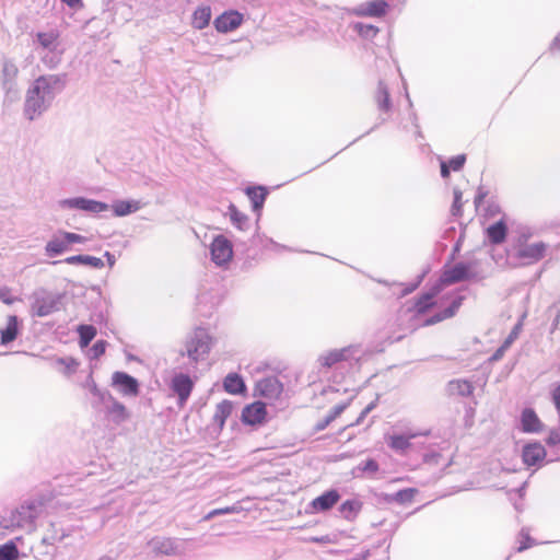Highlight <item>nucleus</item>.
Returning <instances> with one entry per match:
<instances>
[{
    "instance_id": "nucleus-11",
    "label": "nucleus",
    "mask_w": 560,
    "mask_h": 560,
    "mask_svg": "<svg viewBox=\"0 0 560 560\" xmlns=\"http://www.w3.org/2000/svg\"><path fill=\"white\" fill-rule=\"evenodd\" d=\"M339 500V492L332 489L313 499L310 505L313 512H326L330 510L332 506H335Z\"/></svg>"
},
{
    "instance_id": "nucleus-34",
    "label": "nucleus",
    "mask_w": 560,
    "mask_h": 560,
    "mask_svg": "<svg viewBox=\"0 0 560 560\" xmlns=\"http://www.w3.org/2000/svg\"><path fill=\"white\" fill-rule=\"evenodd\" d=\"M27 524H33L32 521H28L24 514H19L18 509L11 512V516L9 523L4 525L5 528L10 527H24Z\"/></svg>"
},
{
    "instance_id": "nucleus-21",
    "label": "nucleus",
    "mask_w": 560,
    "mask_h": 560,
    "mask_svg": "<svg viewBox=\"0 0 560 560\" xmlns=\"http://www.w3.org/2000/svg\"><path fill=\"white\" fill-rule=\"evenodd\" d=\"M233 411V402L230 400H222L215 406V411L213 415V421L219 425L220 429H223L226 419L232 415Z\"/></svg>"
},
{
    "instance_id": "nucleus-35",
    "label": "nucleus",
    "mask_w": 560,
    "mask_h": 560,
    "mask_svg": "<svg viewBox=\"0 0 560 560\" xmlns=\"http://www.w3.org/2000/svg\"><path fill=\"white\" fill-rule=\"evenodd\" d=\"M409 439L404 435H393L388 444L395 451H406L410 446Z\"/></svg>"
},
{
    "instance_id": "nucleus-43",
    "label": "nucleus",
    "mask_w": 560,
    "mask_h": 560,
    "mask_svg": "<svg viewBox=\"0 0 560 560\" xmlns=\"http://www.w3.org/2000/svg\"><path fill=\"white\" fill-rule=\"evenodd\" d=\"M105 350L106 341L104 340L96 341L91 349L94 359H98L101 355H103L105 353Z\"/></svg>"
},
{
    "instance_id": "nucleus-17",
    "label": "nucleus",
    "mask_w": 560,
    "mask_h": 560,
    "mask_svg": "<svg viewBox=\"0 0 560 560\" xmlns=\"http://www.w3.org/2000/svg\"><path fill=\"white\" fill-rule=\"evenodd\" d=\"M438 305L434 294H423L416 299L410 312L416 316H421L430 312L434 306Z\"/></svg>"
},
{
    "instance_id": "nucleus-39",
    "label": "nucleus",
    "mask_w": 560,
    "mask_h": 560,
    "mask_svg": "<svg viewBox=\"0 0 560 560\" xmlns=\"http://www.w3.org/2000/svg\"><path fill=\"white\" fill-rule=\"evenodd\" d=\"M462 208H463L462 191L458 189H455L454 190V201L452 205L453 215H462V211H463Z\"/></svg>"
},
{
    "instance_id": "nucleus-16",
    "label": "nucleus",
    "mask_w": 560,
    "mask_h": 560,
    "mask_svg": "<svg viewBox=\"0 0 560 560\" xmlns=\"http://www.w3.org/2000/svg\"><path fill=\"white\" fill-rule=\"evenodd\" d=\"M463 300H464L463 296L456 298L448 307H446L442 312L436 313L433 316L427 318L422 325L423 326H432V325H435L445 319L452 318L453 316L456 315L459 307L462 306Z\"/></svg>"
},
{
    "instance_id": "nucleus-54",
    "label": "nucleus",
    "mask_w": 560,
    "mask_h": 560,
    "mask_svg": "<svg viewBox=\"0 0 560 560\" xmlns=\"http://www.w3.org/2000/svg\"><path fill=\"white\" fill-rule=\"evenodd\" d=\"M61 1L72 9H81L83 7L82 0H61Z\"/></svg>"
},
{
    "instance_id": "nucleus-40",
    "label": "nucleus",
    "mask_w": 560,
    "mask_h": 560,
    "mask_svg": "<svg viewBox=\"0 0 560 560\" xmlns=\"http://www.w3.org/2000/svg\"><path fill=\"white\" fill-rule=\"evenodd\" d=\"M465 162H466V155L465 154H459V155H456V156L452 158L447 162V164L450 165L451 171L457 172V171H459L464 166Z\"/></svg>"
},
{
    "instance_id": "nucleus-27",
    "label": "nucleus",
    "mask_w": 560,
    "mask_h": 560,
    "mask_svg": "<svg viewBox=\"0 0 560 560\" xmlns=\"http://www.w3.org/2000/svg\"><path fill=\"white\" fill-rule=\"evenodd\" d=\"M38 43L43 48L55 50L57 47L59 33L56 31L37 33Z\"/></svg>"
},
{
    "instance_id": "nucleus-46",
    "label": "nucleus",
    "mask_w": 560,
    "mask_h": 560,
    "mask_svg": "<svg viewBox=\"0 0 560 560\" xmlns=\"http://www.w3.org/2000/svg\"><path fill=\"white\" fill-rule=\"evenodd\" d=\"M485 211V215L487 218H494L495 215L501 213V207L495 202H491L488 205Z\"/></svg>"
},
{
    "instance_id": "nucleus-42",
    "label": "nucleus",
    "mask_w": 560,
    "mask_h": 560,
    "mask_svg": "<svg viewBox=\"0 0 560 560\" xmlns=\"http://www.w3.org/2000/svg\"><path fill=\"white\" fill-rule=\"evenodd\" d=\"M61 236L63 238H66V241L69 243V244H73V243H84L86 241V237L80 235V234H77V233H72V232H62L61 233Z\"/></svg>"
},
{
    "instance_id": "nucleus-14",
    "label": "nucleus",
    "mask_w": 560,
    "mask_h": 560,
    "mask_svg": "<svg viewBox=\"0 0 560 560\" xmlns=\"http://www.w3.org/2000/svg\"><path fill=\"white\" fill-rule=\"evenodd\" d=\"M63 203L71 208H78L94 213L103 212L108 209V206L104 202L85 198L69 199L63 201Z\"/></svg>"
},
{
    "instance_id": "nucleus-4",
    "label": "nucleus",
    "mask_w": 560,
    "mask_h": 560,
    "mask_svg": "<svg viewBox=\"0 0 560 560\" xmlns=\"http://www.w3.org/2000/svg\"><path fill=\"white\" fill-rule=\"evenodd\" d=\"M267 416L266 404L262 401H254L243 408L241 420L244 424L257 427L266 422Z\"/></svg>"
},
{
    "instance_id": "nucleus-28",
    "label": "nucleus",
    "mask_w": 560,
    "mask_h": 560,
    "mask_svg": "<svg viewBox=\"0 0 560 560\" xmlns=\"http://www.w3.org/2000/svg\"><path fill=\"white\" fill-rule=\"evenodd\" d=\"M55 310H56V303L54 300H50V299L37 300L33 304L34 314L39 317L47 316V315L51 314Z\"/></svg>"
},
{
    "instance_id": "nucleus-20",
    "label": "nucleus",
    "mask_w": 560,
    "mask_h": 560,
    "mask_svg": "<svg viewBox=\"0 0 560 560\" xmlns=\"http://www.w3.org/2000/svg\"><path fill=\"white\" fill-rule=\"evenodd\" d=\"M362 506L363 503L359 500H346L339 506V512L345 520L353 522L361 512Z\"/></svg>"
},
{
    "instance_id": "nucleus-53",
    "label": "nucleus",
    "mask_w": 560,
    "mask_h": 560,
    "mask_svg": "<svg viewBox=\"0 0 560 560\" xmlns=\"http://www.w3.org/2000/svg\"><path fill=\"white\" fill-rule=\"evenodd\" d=\"M217 511H218L219 515H222V514L237 513L240 511V509L235 505H232V506H226V508H222V509H217Z\"/></svg>"
},
{
    "instance_id": "nucleus-7",
    "label": "nucleus",
    "mask_w": 560,
    "mask_h": 560,
    "mask_svg": "<svg viewBox=\"0 0 560 560\" xmlns=\"http://www.w3.org/2000/svg\"><path fill=\"white\" fill-rule=\"evenodd\" d=\"M243 22V14L237 11H226L219 15L213 24L218 32L228 33L236 30Z\"/></svg>"
},
{
    "instance_id": "nucleus-18",
    "label": "nucleus",
    "mask_w": 560,
    "mask_h": 560,
    "mask_svg": "<svg viewBox=\"0 0 560 560\" xmlns=\"http://www.w3.org/2000/svg\"><path fill=\"white\" fill-rule=\"evenodd\" d=\"M223 388L226 393L238 395L246 392V385L237 373H229L223 381Z\"/></svg>"
},
{
    "instance_id": "nucleus-15",
    "label": "nucleus",
    "mask_w": 560,
    "mask_h": 560,
    "mask_svg": "<svg viewBox=\"0 0 560 560\" xmlns=\"http://www.w3.org/2000/svg\"><path fill=\"white\" fill-rule=\"evenodd\" d=\"M486 234L491 244H502L506 240L508 224L504 215L486 229Z\"/></svg>"
},
{
    "instance_id": "nucleus-33",
    "label": "nucleus",
    "mask_w": 560,
    "mask_h": 560,
    "mask_svg": "<svg viewBox=\"0 0 560 560\" xmlns=\"http://www.w3.org/2000/svg\"><path fill=\"white\" fill-rule=\"evenodd\" d=\"M19 549L14 542L10 541L0 547V560H16Z\"/></svg>"
},
{
    "instance_id": "nucleus-51",
    "label": "nucleus",
    "mask_w": 560,
    "mask_h": 560,
    "mask_svg": "<svg viewBox=\"0 0 560 560\" xmlns=\"http://www.w3.org/2000/svg\"><path fill=\"white\" fill-rule=\"evenodd\" d=\"M85 255L70 256L65 259V262L69 265L83 264Z\"/></svg>"
},
{
    "instance_id": "nucleus-13",
    "label": "nucleus",
    "mask_w": 560,
    "mask_h": 560,
    "mask_svg": "<svg viewBox=\"0 0 560 560\" xmlns=\"http://www.w3.org/2000/svg\"><path fill=\"white\" fill-rule=\"evenodd\" d=\"M389 4L386 0H372L355 11L360 16L382 18L386 15Z\"/></svg>"
},
{
    "instance_id": "nucleus-38",
    "label": "nucleus",
    "mask_w": 560,
    "mask_h": 560,
    "mask_svg": "<svg viewBox=\"0 0 560 560\" xmlns=\"http://www.w3.org/2000/svg\"><path fill=\"white\" fill-rule=\"evenodd\" d=\"M355 31L364 37H373L378 33V28L372 24L358 23L354 26Z\"/></svg>"
},
{
    "instance_id": "nucleus-60",
    "label": "nucleus",
    "mask_w": 560,
    "mask_h": 560,
    "mask_svg": "<svg viewBox=\"0 0 560 560\" xmlns=\"http://www.w3.org/2000/svg\"><path fill=\"white\" fill-rule=\"evenodd\" d=\"M217 515H219V514H218V511H217V509H215V510H212L211 512H209V513L205 516V520H210V518H212V517H214V516H217Z\"/></svg>"
},
{
    "instance_id": "nucleus-25",
    "label": "nucleus",
    "mask_w": 560,
    "mask_h": 560,
    "mask_svg": "<svg viewBox=\"0 0 560 560\" xmlns=\"http://www.w3.org/2000/svg\"><path fill=\"white\" fill-rule=\"evenodd\" d=\"M450 393L458 396H471L474 393V386L466 380L452 381L448 384Z\"/></svg>"
},
{
    "instance_id": "nucleus-19",
    "label": "nucleus",
    "mask_w": 560,
    "mask_h": 560,
    "mask_svg": "<svg viewBox=\"0 0 560 560\" xmlns=\"http://www.w3.org/2000/svg\"><path fill=\"white\" fill-rule=\"evenodd\" d=\"M347 353H348V349H346V348L332 350V351H329V352L325 353L324 355H322L318 359V362H319L320 366L330 369V368L337 365L338 363L346 361L348 359Z\"/></svg>"
},
{
    "instance_id": "nucleus-41",
    "label": "nucleus",
    "mask_w": 560,
    "mask_h": 560,
    "mask_svg": "<svg viewBox=\"0 0 560 560\" xmlns=\"http://www.w3.org/2000/svg\"><path fill=\"white\" fill-rule=\"evenodd\" d=\"M416 489H404V490H400L397 492L396 494V499L399 501V502H406V501H411L416 494Z\"/></svg>"
},
{
    "instance_id": "nucleus-47",
    "label": "nucleus",
    "mask_w": 560,
    "mask_h": 560,
    "mask_svg": "<svg viewBox=\"0 0 560 560\" xmlns=\"http://www.w3.org/2000/svg\"><path fill=\"white\" fill-rule=\"evenodd\" d=\"M83 265H89V266H92L94 268H102L104 266V262L98 257H93V256H86L85 255L84 260H83Z\"/></svg>"
},
{
    "instance_id": "nucleus-10",
    "label": "nucleus",
    "mask_w": 560,
    "mask_h": 560,
    "mask_svg": "<svg viewBox=\"0 0 560 560\" xmlns=\"http://www.w3.org/2000/svg\"><path fill=\"white\" fill-rule=\"evenodd\" d=\"M545 447L538 443H529L523 447L522 458L526 466H535L544 462L546 458Z\"/></svg>"
},
{
    "instance_id": "nucleus-12",
    "label": "nucleus",
    "mask_w": 560,
    "mask_h": 560,
    "mask_svg": "<svg viewBox=\"0 0 560 560\" xmlns=\"http://www.w3.org/2000/svg\"><path fill=\"white\" fill-rule=\"evenodd\" d=\"M194 388L191 378L186 374H177L172 380V389L177 394L180 405H184Z\"/></svg>"
},
{
    "instance_id": "nucleus-49",
    "label": "nucleus",
    "mask_w": 560,
    "mask_h": 560,
    "mask_svg": "<svg viewBox=\"0 0 560 560\" xmlns=\"http://www.w3.org/2000/svg\"><path fill=\"white\" fill-rule=\"evenodd\" d=\"M347 408V405H338L336 407H334V409L330 411L329 416L327 417V420L326 422H330L332 420H335L338 416H340L343 410Z\"/></svg>"
},
{
    "instance_id": "nucleus-23",
    "label": "nucleus",
    "mask_w": 560,
    "mask_h": 560,
    "mask_svg": "<svg viewBox=\"0 0 560 560\" xmlns=\"http://www.w3.org/2000/svg\"><path fill=\"white\" fill-rule=\"evenodd\" d=\"M522 427L525 432H537L541 422L534 410L525 409L522 413Z\"/></svg>"
},
{
    "instance_id": "nucleus-58",
    "label": "nucleus",
    "mask_w": 560,
    "mask_h": 560,
    "mask_svg": "<svg viewBox=\"0 0 560 560\" xmlns=\"http://www.w3.org/2000/svg\"><path fill=\"white\" fill-rule=\"evenodd\" d=\"M373 407H374V405H373V404L369 405V406H368V407L362 411V413H361L360 418L358 419V422H359L360 420H362V419H363V418H364V417H365V416H366V415H368V413L373 409Z\"/></svg>"
},
{
    "instance_id": "nucleus-57",
    "label": "nucleus",
    "mask_w": 560,
    "mask_h": 560,
    "mask_svg": "<svg viewBox=\"0 0 560 560\" xmlns=\"http://www.w3.org/2000/svg\"><path fill=\"white\" fill-rule=\"evenodd\" d=\"M4 71L8 72L9 74L16 75L18 68L14 65H5Z\"/></svg>"
},
{
    "instance_id": "nucleus-61",
    "label": "nucleus",
    "mask_w": 560,
    "mask_h": 560,
    "mask_svg": "<svg viewBox=\"0 0 560 560\" xmlns=\"http://www.w3.org/2000/svg\"><path fill=\"white\" fill-rule=\"evenodd\" d=\"M217 515H219V514H218V511H217V509H215V510H212L211 512H209V513L205 516V520H210V518H212V517H214V516H217Z\"/></svg>"
},
{
    "instance_id": "nucleus-45",
    "label": "nucleus",
    "mask_w": 560,
    "mask_h": 560,
    "mask_svg": "<svg viewBox=\"0 0 560 560\" xmlns=\"http://www.w3.org/2000/svg\"><path fill=\"white\" fill-rule=\"evenodd\" d=\"M520 328H521L520 325L514 327V329L512 330L510 336L505 339L503 345L499 348V352L500 351H505L512 345V342L517 338Z\"/></svg>"
},
{
    "instance_id": "nucleus-44",
    "label": "nucleus",
    "mask_w": 560,
    "mask_h": 560,
    "mask_svg": "<svg viewBox=\"0 0 560 560\" xmlns=\"http://www.w3.org/2000/svg\"><path fill=\"white\" fill-rule=\"evenodd\" d=\"M0 300L4 303V304H13L15 299L12 296V292H11V289L8 288V287H2L0 288Z\"/></svg>"
},
{
    "instance_id": "nucleus-9",
    "label": "nucleus",
    "mask_w": 560,
    "mask_h": 560,
    "mask_svg": "<svg viewBox=\"0 0 560 560\" xmlns=\"http://www.w3.org/2000/svg\"><path fill=\"white\" fill-rule=\"evenodd\" d=\"M256 390L267 399H278L283 392V386L277 378L266 377L257 383Z\"/></svg>"
},
{
    "instance_id": "nucleus-59",
    "label": "nucleus",
    "mask_w": 560,
    "mask_h": 560,
    "mask_svg": "<svg viewBox=\"0 0 560 560\" xmlns=\"http://www.w3.org/2000/svg\"><path fill=\"white\" fill-rule=\"evenodd\" d=\"M366 468L376 471L378 469V466L374 460L371 459L366 463Z\"/></svg>"
},
{
    "instance_id": "nucleus-56",
    "label": "nucleus",
    "mask_w": 560,
    "mask_h": 560,
    "mask_svg": "<svg viewBox=\"0 0 560 560\" xmlns=\"http://www.w3.org/2000/svg\"><path fill=\"white\" fill-rule=\"evenodd\" d=\"M532 545V539L527 536L525 538V541L521 544V546L517 548V551L518 552H522L524 551L525 549H527L528 547H530Z\"/></svg>"
},
{
    "instance_id": "nucleus-3",
    "label": "nucleus",
    "mask_w": 560,
    "mask_h": 560,
    "mask_svg": "<svg viewBox=\"0 0 560 560\" xmlns=\"http://www.w3.org/2000/svg\"><path fill=\"white\" fill-rule=\"evenodd\" d=\"M547 244L544 242L526 243L518 242L515 247V257L522 265H533L541 260L547 252Z\"/></svg>"
},
{
    "instance_id": "nucleus-2",
    "label": "nucleus",
    "mask_w": 560,
    "mask_h": 560,
    "mask_svg": "<svg viewBox=\"0 0 560 560\" xmlns=\"http://www.w3.org/2000/svg\"><path fill=\"white\" fill-rule=\"evenodd\" d=\"M212 341V337L205 328L197 327L185 341V353L191 362L198 363L208 357Z\"/></svg>"
},
{
    "instance_id": "nucleus-48",
    "label": "nucleus",
    "mask_w": 560,
    "mask_h": 560,
    "mask_svg": "<svg viewBox=\"0 0 560 560\" xmlns=\"http://www.w3.org/2000/svg\"><path fill=\"white\" fill-rule=\"evenodd\" d=\"M347 408V405H338L336 407H334V409L330 411L329 416L327 417V420L326 422H330L332 420H335L338 416H340L343 410Z\"/></svg>"
},
{
    "instance_id": "nucleus-6",
    "label": "nucleus",
    "mask_w": 560,
    "mask_h": 560,
    "mask_svg": "<svg viewBox=\"0 0 560 560\" xmlns=\"http://www.w3.org/2000/svg\"><path fill=\"white\" fill-rule=\"evenodd\" d=\"M112 384L126 396H137L139 394L138 381L125 372H115L112 376Z\"/></svg>"
},
{
    "instance_id": "nucleus-62",
    "label": "nucleus",
    "mask_w": 560,
    "mask_h": 560,
    "mask_svg": "<svg viewBox=\"0 0 560 560\" xmlns=\"http://www.w3.org/2000/svg\"><path fill=\"white\" fill-rule=\"evenodd\" d=\"M503 352H504V351H500V352H499V349H498V350H497V352H495V353H494V355H493V359H494V360L500 359V358L502 357Z\"/></svg>"
},
{
    "instance_id": "nucleus-26",
    "label": "nucleus",
    "mask_w": 560,
    "mask_h": 560,
    "mask_svg": "<svg viewBox=\"0 0 560 560\" xmlns=\"http://www.w3.org/2000/svg\"><path fill=\"white\" fill-rule=\"evenodd\" d=\"M69 243L66 238L54 237L51 238L45 247L46 254L50 257L60 255L68 249Z\"/></svg>"
},
{
    "instance_id": "nucleus-64",
    "label": "nucleus",
    "mask_w": 560,
    "mask_h": 560,
    "mask_svg": "<svg viewBox=\"0 0 560 560\" xmlns=\"http://www.w3.org/2000/svg\"><path fill=\"white\" fill-rule=\"evenodd\" d=\"M100 560H110V559H108V558H102V559H100Z\"/></svg>"
},
{
    "instance_id": "nucleus-31",
    "label": "nucleus",
    "mask_w": 560,
    "mask_h": 560,
    "mask_svg": "<svg viewBox=\"0 0 560 560\" xmlns=\"http://www.w3.org/2000/svg\"><path fill=\"white\" fill-rule=\"evenodd\" d=\"M38 503L36 501H27L23 503L20 508H18L19 514H24L25 517L28 518V521H34L38 516Z\"/></svg>"
},
{
    "instance_id": "nucleus-50",
    "label": "nucleus",
    "mask_w": 560,
    "mask_h": 560,
    "mask_svg": "<svg viewBox=\"0 0 560 560\" xmlns=\"http://www.w3.org/2000/svg\"><path fill=\"white\" fill-rule=\"evenodd\" d=\"M552 401L556 406V409L560 412V384L552 390Z\"/></svg>"
},
{
    "instance_id": "nucleus-29",
    "label": "nucleus",
    "mask_w": 560,
    "mask_h": 560,
    "mask_svg": "<svg viewBox=\"0 0 560 560\" xmlns=\"http://www.w3.org/2000/svg\"><path fill=\"white\" fill-rule=\"evenodd\" d=\"M246 194L253 203V208L259 210L265 202L267 191L262 187H249Z\"/></svg>"
},
{
    "instance_id": "nucleus-32",
    "label": "nucleus",
    "mask_w": 560,
    "mask_h": 560,
    "mask_svg": "<svg viewBox=\"0 0 560 560\" xmlns=\"http://www.w3.org/2000/svg\"><path fill=\"white\" fill-rule=\"evenodd\" d=\"M109 415L115 423H121L129 417L126 407L118 401H115L113 404V406L109 409Z\"/></svg>"
},
{
    "instance_id": "nucleus-63",
    "label": "nucleus",
    "mask_w": 560,
    "mask_h": 560,
    "mask_svg": "<svg viewBox=\"0 0 560 560\" xmlns=\"http://www.w3.org/2000/svg\"><path fill=\"white\" fill-rule=\"evenodd\" d=\"M385 106L386 108L388 107V96L386 95V98H385Z\"/></svg>"
},
{
    "instance_id": "nucleus-24",
    "label": "nucleus",
    "mask_w": 560,
    "mask_h": 560,
    "mask_svg": "<svg viewBox=\"0 0 560 560\" xmlns=\"http://www.w3.org/2000/svg\"><path fill=\"white\" fill-rule=\"evenodd\" d=\"M211 20V9L210 7H200L195 10L192 14V26L197 30H202L207 27Z\"/></svg>"
},
{
    "instance_id": "nucleus-36",
    "label": "nucleus",
    "mask_w": 560,
    "mask_h": 560,
    "mask_svg": "<svg viewBox=\"0 0 560 560\" xmlns=\"http://www.w3.org/2000/svg\"><path fill=\"white\" fill-rule=\"evenodd\" d=\"M114 211L117 215H126L138 209L136 205L130 203L129 201H117L114 206Z\"/></svg>"
},
{
    "instance_id": "nucleus-52",
    "label": "nucleus",
    "mask_w": 560,
    "mask_h": 560,
    "mask_svg": "<svg viewBox=\"0 0 560 560\" xmlns=\"http://www.w3.org/2000/svg\"><path fill=\"white\" fill-rule=\"evenodd\" d=\"M487 195H488V192L486 190L479 189L478 194L475 197V201H474L475 206L479 207L483 202V200L487 197Z\"/></svg>"
},
{
    "instance_id": "nucleus-37",
    "label": "nucleus",
    "mask_w": 560,
    "mask_h": 560,
    "mask_svg": "<svg viewBox=\"0 0 560 560\" xmlns=\"http://www.w3.org/2000/svg\"><path fill=\"white\" fill-rule=\"evenodd\" d=\"M230 215L232 222L238 228L243 229V225L247 222V217L243 213H241L235 206L231 205L230 208Z\"/></svg>"
},
{
    "instance_id": "nucleus-22",
    "label": "nucleus",
    "mask_w": 560,
    "mask_h": 560,
    "mask_svg": "<svg viewBox=\"0 0 560 560\" xmlns=\"http://www.w3.org/2000/svg\"><path fill=\"white\" fill-rule=\"evenodd\" d=\"M19 335V320L15 315H10L7 326L1 330V343L7 345L16 339Z\"/></svg>"
},
{
    "instance_id": "nucleus-55",
    "label": "nucleus",
    "mask_w": 560,
    "mask_h": 560,
    "mask_svg": "<svg viewBox=\"0 0 560 560\" xmlns=\"http://www.w3.org/2000/svg\"><path fill=\"white\" fill-rule=\"evenodd\" d=\"M451 174V167L446 162L441 163V175L444 178H447Z\"/></svg>"
},
{
    "instance_id": "nucleus-5",
    "label": "nucleus",
    "mask_w": 560,
    "mask_h": 560,
    "mask_svg": "<svg viewBox=\"0 0 560 560\" xmlns=\"http://www.w3.org/2000/svg\"><path fill=\"white\" fill-rule=\"evenodd\" d=\"M211 256L217 265L230 261L233 256L230 241L222 235L217 236L211 244Z\"/></svg>"
},
{
    "instance_id": "nucleus-8",
    "label": "nucleus",
    "mask_w": 560,
    "mask_h": 560,
    "mask_svg": "<svg viewBox=\"0 0 560 560\" xmlns=\"http://www.w3.org/2000/svg\"><path fill=\"white\" fill-rule=\"evenodd\" d=\"M469 267L464 262H458L445 269L441 276V283L443 285H451L468 279Z\"/></svg>"
},
{
    "instance_id": "nucleus-1",
    "label": "nucleus",
    "mask_w": 560,
    "mask_h": 560,
    "mask_svg": "<svg viewBox=\"0 0 560 560\" xmlns=\"http://www.w3.org/2000/svg\"><path fill=\"white\" fill-rule=\"evenodd\" d=\"M62 83L58 75H40L37 78L33 85L27 90L24 103V114L33 120L40 116L48 103L55 96V90L61 88Z\"/></svg>"
},
{
    "instance_id": "nucleus-30",
    "label": "nucleus",
    "mask_w": 560,
    "mask_h": 560,
    "mask_svg": "<svg viewBox=\"0 0 560 560\" xmlns=\"http://www.w3.org/2000/svg\"><path fill=\"white\" fill-rule=\"evenodd\" d=\"M78 332L80 337L79 342L82 348L86 347L96 336V329L92 325H80Z\"/></svg>"
}]
</instances>
